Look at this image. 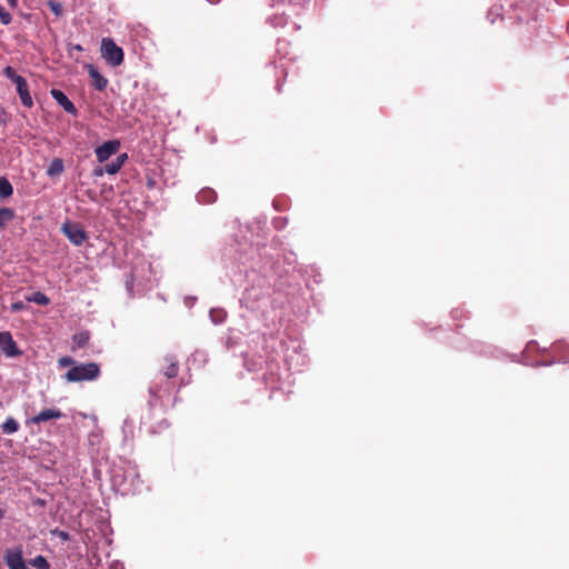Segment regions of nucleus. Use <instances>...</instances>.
Wrapping results in <instances>:
<instances>
[{
	"instance_id": "20",
	"label": "nucleus",
	"mask_w": 569,
	"mask_h": 569,
	"mask_svg": "<svg viewBox=\"0 0 569 569\" xmlns=\"http://www.w3.org/2000/svg\"><path fill=\"white\" fill-rule=\"evenodd\" d=\"M216 193L208 189V190H202L200 193H199V198L207 201V202H213L214 199H216Z\"/></svg>"
},
{
	"instance_id": "15",
	"label": "nucleus",
	"mask_w": 569,
	"mask_h": 569,
	"mask_svg": "<svg viewBox=\"0 0 569 569\" xmlns=\"http://www.w3.org/2000/svg\"><path fill=\"white\" fill-rule=\"evenodd\" d=\"M13 188L10 183V181L0 176V198L4 199L12 194Z\"/></svg>"
},
{
	"instance_id": "22",
	"label": "nucleus",
	"mask_w": 569,
	"mask_h": 569,
	"mask_svg": "<svg viewBox=\"0 0 569 569\" xmlns=\"http://www.w3.org/2000/svg\"><path fill=\"white\" fill-rule=\"evenodd\" d=\"M48 6L56 16H60L62 13L61 3L56 1H49Z\"/></svg>"
},
{
	"instance_id": "24",
	"label": "nucleus",
	"mask_w": 569,
	"mask_h": 569,
	"mask_svg": "<svg viewBox=\"0 0 569 569\" xmlns=\"http://www.w3.org/2000/svg\"><path fill=\"white\" fill-rule=\"evenodd\" d=\"M104 172H106L104 167L103 168L98 167V168H96L93 170V176L94 177H102Z\"/></svg>"
},
{
	"instance_id": "27",
	"label": "nucleus",
	"mask_w": 569,
	"mask_h": 569,
	"mask_svg": "<svg viewBox=\"0 0 569 569\" xmlns=\"http://www.w3.org/2000/svg\"><path fill=\"white\" fill-rule=\"evenodd\" d=\"M20 308H21L20 305H18V303L13 305V310H19Z\"/></svg>"
},
{
	"instance_id": "23",
	"label": "nucleus",
	"mask_w": 569,
	"mask_h": 569,
	"mask_svg": "<svg viewBox=\"0 0 569 569\" xmlns=\"http://www.w3.org/2000/svg\"><path fill=\"white\" fill-rule=\"evenodd\" d=\"M127 159H128L127 153H122L117 157L116 162H118L120 164V167H122Z\"/></svg>"
},
{
	"instance_id": "14",
	"label": "nucleus",
	"mask_w": 569,
	"mask_h": 569,
	"mask_svg": "<svg viewBox=\"0 0 569 569\" xmlns=\"http://www.w3.org/2000/svg\"><path fill=\"white\" fill-rule=\"evenodd\" d=\"M14 211L10 208H0V230L4 229L8 222L13 220Z\"/></svg>"
},
{
	"instance_id": "10",
	"label": "nucleus",
	"mask_w": 569,
	"mask_h": 569,
	"mask_svg": "<svg viewBox=\"0 0 569 569\" xmlns=\"http://www.w3.org/2000/svg\"><path fill=\"white\" fill-rule=\"evenodd\" d=\"M63 417V413L59 409L50 408L40 411L37 416L30 419L31 423L39 425L41 422H46L52 419H60Z\"/></svg>"
},
{
	"instance_id": "4",
	"label": "nucleus",
	"mask_w": 569,
	"mask_h": 569,
	"mask_svg": "<svg viewBox=\"0 0 569 569\" xmlns=\"http://www.w3.org/2000/svg\"><path fill=\"white\" fill-rule=\"evenodd\" d=\"M61 230L63 234L69 239V241L74 246H81L88 238L84 229L76 222L63 223Z\"/></svg>"
},
{
	"instance_id": "28",
	"label": "nucleus",
	"mask_w": 569,
	"mask_h": 569,
	"mask_svg": "<svg viewBox=\"0 0 569 569\" xmlns=\"http://www.w3.org/2000/svg\"><path fill=\"white\" fill-rule=\"evenodd\" d=\"M4 516V511L2 509H0V520L3 518Z\"/></svg>"
},
{
	"instance_id": "25",
	"label": "nucleus",
	"mask_w": 569,
	"mask_h": 569,
	"mask_svg": "<svg viewBox=\"0 0 569 569\" xmlns=\"http://www.w3.org/2000/svg\"><path fill=\"white\" fill-rule=\"evenodd\" d=\"M8 1V4L11 7V8H17L18 6V0H7Z\"/></svg>"
},
{
	"instance_id": "6",
	"label": "nucleus",
	"mask_w": 569,
	"mask_h": 569,
	"mask_svg": "<svg viewBox=\"0 0 569 569\" xmlns=\"http://www.w3.org/2000/svg\"><path fill=\"white\" fill-rule=\"evenodd\" d=\"M120 142L118 140H110L103 142L96 149V157L99 162H106L111 156L118 152Z\"/></svg>"
},
{
	"instance_id": "2",
	"label": "nucleus",
	"mask_w": 569,
	"mask_h": 569,
	"mask_svg": "<svg viewBox=\"0 0 569 569\" xmlns=\"http://www.w3.org/2000/svg\"><path fill=\"white\" fill-rule=\"evenodd\" d=\"M3 74L16 84L21 103L27 108H31L33 100L29 92L27 80L22 76L17 74L16 70L10 66L3 69Z\"/></svg>"
},
{
	"instance_id": "1",
	"label": "nucleus",
	"mask_w": 569,
	"mask_h": 569,
	"mask_svg": "<svg viewBox=\"0 0 569 569\" xmlns=\"http://www.w3.org/2000/svg\"><path fill=\"white\" fill-rule=\"evenodd\" d=\"M58 365L61 368L70 367L64 373V379L68 382L93 381L97 380L101 373L100 366L97 362L77 363L73 358L69 356L60 357Z\"/></svg>"
},
{
	"instance_id": "12",
	"label": "nucleus",
	"mask_w": 569,
	"mask_h": 569,
	"mask_svg": "<svg viewBox=\"0 0 569 569\" xmlns=\"http://www.w3.org/2000/svg\"><path fill=\"white\" fill-rule=\"evenodd\" d=\"M90 332L84 330L73 335L72 337V350L84 348L90 340Z\"/></svg>"
},
{
	"instance_id": "18",
	"label": "nucleus",
	"mask_w": 569,
	"mask_h": 569,
	"mask_svg": "<svg viewBox=\"0 0 569 569\" xmlns=\"http://www.w3.org/2000/svg\"><path fill=\"white\" fill-rule=\"evenodd\" d=\"M31 565L36 567L37 569H49V562L43 556H37L34 559H32Z\"/></svg>"
},
{
	"instance_id": "9",
	"label": "nucleus",
	"mask_w": 569,
	"mask_h": 569,
	"mask_svg": "<svg viewBox=\"0 0 569 569\" xmlns=\"http://www.w3.org/2000/svg\"><path fill=\"white\" fill-rule=\"evenodd\" d=\"M86 69L92 79V86L98 91H103L108 86V79L104 78L93 64H87Z\"/></svg>"
},
{
	"instance_id": "26",
	"label": "nucleus",
	"mask_w": 569,
	"mask_h": 569,
	"mask_svg": "<svg viewBox=\"0 0 569 569\" xmlns=\"http://www.w3.org/2000/svg\"><path fill=\"white\" fill-rule=\"evenodd\" d=\"M59 537L62 538L63 540H67L69 538V535L66 531H59Z\"/></svg>"
},
{
	"instance_id": "13",
	"label": "nucleus",
	"mask_w": 569,
	"mask_h": 569,
	"mask_svg": "<svg viewBox=\"0 0 569 569\" xmlns=\"http://www.w3.org/2000/svg\"><path fill=\"white\" fill-rule=\"evenodd\" d=\"M64 170L63 161L60 158H54L49 167L47 168V174L49 177H57Z\"/></svg>"
},
{
	"instance_id": "5",
	"label": "nucleus",
	"mask_w": 569,
	"mask_h": 569,
	"mask_svg": "<svg viewBox=\"0 0 569 569\" xmlns=\"http://www.w3.org/2000/svg\"><path fill=\"white\" fill-rule=\"evenodd\" d=\"M3 559L9 569H30L23 560L22 550L20 548L7 549Z\"/></svg>"
},
{
	"instance_id": "17",
	"label": "nucleus",
	"mask_w": 569,
	"mask_h": 569,
	"mask_svg": "<svg viewBox=\"0 0 569 569\" xmlns=\"http://www.w3.org/2000/svg\"><path fill=\"white\" fill-rule=\"evenodd\" d=\"M28 301L36 302L40 306H47L50 302V299L42 292L36 291L31 297L28 298Z\"/></svg>"
},
{
	"instance_id": "21",
	"label": "nucleus",
	"mask_w": 569,
	"mask_h": 569,
	"mask_svg": "<svg viewBox=\"0 0 569 569\" xmlns=\"http://www.w3.org/2000/svg\"><path fill=\"white\" fill-rule=\"evenodd\" d=\"M11 14L0 4V21L2 24L7 26L11 22Z\"/></svg>"
},
{
	"instance_id": "19",
	"label": "nucleus",
	"mask_w": 569,
	"mask_h": 569,
	"mask_svg": "<svg viewBox=\"0 0 569 569\" xmlns=\"http://www.w3.org/2000/svg\"><path fill=\"white\" fill-rule=\"evenodd\" d=\"M121 168L122 167H120V164L116 162V160L104 166L106 173L108 174H116L117 172H119Z\"/></svg>"
},
{
	"instance_id": "11",
	"label": "nucleus",
	"mask_w": 569,
	"mask_h": 569,
	"mask_svg": "<svg viewBox=\"0 0 569 569\" xmlns=\"http://www.w3.org/2000/svg\"><path fill=\"white\" fill-rule=\"evenodd\" d=\"M164 366L161 369V372L168 379L174 378L179 372L178 360L173 356L164 357L163 359Z\"/></svg>"
},
{
	"instance_id": "7",
	"label": "nucleus",
	"mask_w": 569,
	"mask_h": 569,
	"mask_svg": "<svg viewBox=\"0 0 569 569\" xmlns=\"http://www.w3.org/2000/svg\"><path fill=\"white\" fill-rule=\"evenodd\" d=\"M0 349L8 357H16L21 355L16 341L8 331L0 332Z\"/></svg>"
},
{
	"instance_id": "16",
	"label": "nucleus",
	"mask_w": 569,
	"mask_h": 569,
	"mask_svg": "<svg viewBox=\"0 0 569 569\" xmlns=\"http://www.w3.org/2000/svg\"><path fill=\"white\" fill-rule=\"evenodd\" d=\"M1 429L4 433L7 435H11V433H14L18 431L19 429V423L16 419H13L12 417H9L2 425H1Z\"/></svg>"
},
{
	"instance_id": "3",
	"label": "nucleus",
	"mask_w": 569,
	"mask_h": 569,
	"mask_svg": "<svg viewBox=\"0 0 569 569\" xmlns=\"http://www.w3.org/2000/svg\"><path fill=\"white\" fill-rule=\"evenodd\" d=\"M101 56L112 67H118L123 62L124 53L122 48L111 38H103L101 41Z\"/></svg>"
},
{
	"instance_id": "8",
	"label": "nucleus",
	"mask_w": 569,
	"mask_h": 569,
	"mask_svg": "<svg viewBox=\"0 0 569 569\" xmlns=\"http://www.w3.org/2000/svg\"><path fill=\"white\" fill-rule=\"evenodd\" d=\"M50 94L57 101V103L63 108L66 112L72 116H77L78 110L73 102L61 90L52 89Z\"/></svg>"
}]
</instances>
